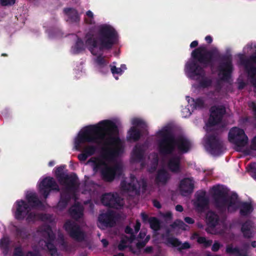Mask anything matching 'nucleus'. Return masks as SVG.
<instances>
[{
    "label": "nucleus",
    "mask_w": 256,
    "mask_h": 256,
    "mask_svg": "<svg viewBox=\"0 0 256 256\" xmlns=\"http://www.w3.org/2000/svg\"><path fill=\"white\" fill-rule=\"evenodd\" d=\"M194 182L190 178L182 179L180 182L179 190L182 196H188L193 192Z\"/></svg>",
    "instance_id": "nucleus-20"
},
{
    "label": "nucleus",
    "mask_w": 256,
    "mask_h": 256,
    "mask_svg": "<svg viewBox=\"0 0 256 256\" xmlns=\"http://www.w3.org/2000/svg\"><path fill=\"white\" fill-rule=\"evenodd\" d=\"M209 200L206 196V192H202L196 196L194 206L198 212H202L208 207Z\"/></svg>",
    "instance_id": "nucleus-21"
},
{
    "label": "nucleus",
    "mask_w": 256,
    "mask_h": 256,
    "mask_svg": "<svg viewBox=\"0 0 256 256\" xmlns=\"http://www.w3.org/2000/svg\"><path fill=\"white\" fill-rule=\"evenodd\" d=\"M176 210L179 212H182L184 210V208L182 206L178 204L176 206Z\"/></svg>",
    "instance_id": "nucleus-64"
},
{
    "label": "nucleus",
    "mask_w": 256,
    "mask_h": 256,
    "mask_svg": "<svg viewBox=\"0 0 256 256\" xmlns=\"http://www.w3.org/2000/svg\"><path fill=\"white\" fill-rule=\"evenodd\" d=\"M16 0H0V4L3 6H13Z\"/></svg>",
    "instance_id": "nucleus-44"
},
{
    "label": "nucleus",
    "mask_w": 256,
    "mask_h": 256,
    "mask_svg": "<svg viewBox=\"0 0 256 256\" xmlns=\"http://www.w3.org/2000/svg\"><path fill=\"white\" fill-rule=\"evenodd\" d=\"M220 217L216 212L210 210L206 214V222L209 228H214L219 224Z\"/></svg>",
    "instance_id": "nucleus-25"
},
{
    "label": "nucleus",
    "mask_w": 256,
    "mask_h": 256,
    "mask_svg": "<svg viewBox=\"0 0 256 256\" xmlns=\"http://www.w3.org/2000/svg\"><path fill=\"white\" fill-rule=\"evenodd\" d=\"M118 129L116 124L110 120H104L94 125L86 126L78 133L74 140V146L78 150L82 149V144L88 142L113 146L108 150L110 156H117L123 152L124 148L118 136Z\"/></svg>",
    "instance_id": "nucleus-2"
},
{
    "label": "nucleus",
    "mask_w": 256,
    "mask_h": 256,
    "mask_svg": "<svg viewBox=\"0 0 256 256\" xmlns=\"http://www.w3.org/2000/svg\"><path fill=\"white\" fill-rule=\"evenodd\" d=\"M158 134L160 137L158 142V148L161 155L172 154L176 147L180 152L186 154L192 148L191 142L186 137L180 136L176 138L170 127L163 128L158 132Z\"/></svg>",
    "instance_id": "nucleus-3"
},
{
    "label": "nucleus",
    "mask_w": 256,
    "mask_h": 256,
    "mask_svg": "<svg viewBox=\"0 0 256 256\" xmlns=\"http://www.w3.org/2000/svg\"><path fill=\"white\" fill-rule=\"evenodd\" d=\"M167 242L174 247H178L180 245V242L176 238H168L167 239Z\"/></svg>",
    "instance_id": "nucleus-42"
},
{
    "label": "nucleus",
    "mask_w": 256,
    "mask_h": 256,
    "mask_svg": "<svg viewBox=\"0 0 256 256\" xmlns=\"http://www.w3.org/2000/svg\"><path fill=\"white\" fill-rule=\"evenodd\" d=\"M141 136L140 131L136 128V126H132L128 132L127 140L128 141L132 140L134 142L138 141Z\"/></svg>",
    "instance_id": "nucleus-32"
},
{
    "label": "nucleus",
    "mask_w": 256,
    "mask_h": 256,
    "mask_svg": "<svg viewBox=\"0 0 256 256\" xmlns=\"http://www.w3.org/2000/svg\"><path fill=\"white\" fill-rule=\"evenodd\" d=\"M152 204L155 208H156L158 209H160L162 208V205H161L160 203L157 200H156V199L153 200H152Z\"/></svg>",
    "instance_id": "nucleus-56"
},
{
    "label": "nucleus",
    "mask_w": 256,
    "mask_h": 256,
    "mask_svg": "<svg viewBox=\"0 0 256 256\" xmlns=\"http://www.w3.org/2000/svg\"><path fill=\"white\" fill-rule=\"evenodd\" d=\"M110 67L112 73L114 75L115 74L122 75L123 74V70L122 69V68H117L116 66H111Z\"/></svg>",
    "instance_id": "nucleus-46"
},
{
    "label": "nucleus",
    "mask_w": 256,
    "mask_h": 256,
    "mask_svg": "<svg viewBox=\"0 0 256 256\" xmlns=\"http://www.w3.org/2000/svg\"><path fill=\"white\" fill-rule=\"evenodd\" d=\"M220 247V245L219 242H215L212 247V250L213 252H217L218 250Z\"/></svg>",
    "instance_id": "nucleus-52"
},
{
    "label": "nucleus",
    "mask_w": 256,
    "mask_h": 256,
    "mask_svg": "<svg viewBox=\"0 0 256 256\" xmlns=\"http://www.w3.org/2000/svg\"><path fill=\"white\" fill-rule=\"evenodd\" d=\"M198 44V40H194L190 44V48H196Z\"/></svg>",
    "instance_id": "nucleus-62"
},
{
    "label": "nucleus",
    "mask_w": 256,
    "mask_h": 256,
    "mask_svg": "<svg viewBox=\"0 0 256 256\" xmlns=\"http://www.w3.org/2000/svg\"><path fill=\"white\" fill-rule=\"evenodd\" d=\"M150 228L154 231H158L160 229V221L156 217H150L149 219Z\"/></svg>",
    "instance_id": "nucleus-39"
},
{
    "label": "nucleus",
    "mask_w": 256,
    "mask_h": 256,
    "mask_svg": "<svg viewBox=\"0 0 256 256\" xmlns=\"http://www.w3.org/2000/svg\"><path fill=\"white\" fill-rule=\"evenodd\" d=\"M64 166H61L56 168L55 172V176L61 185L70 182V180L72 182L77 181L78 178L76 174L72 173L70 174H65L64 172Z\"/></svg>",
    "instance_id": "nucleus-18"
},
{
    "label": "nucleus",
    "mask_w": 256,
    "mask_h": 256,
    "mask_svg": "<svg viewBox=\"0 0 256 256\" xmlns=\"http://www.w3.org/2000/svg\"><path fill=\"white\" fill-rule=\"evenodd\" d=\"M120 201L121 198L116 193H106L101 198L102 204L110 208H118L121 206Z\"/></svg>",
    "instance_id": "nucleus-16"
},
{
    "label": "nucleus",
    "mask_w": 256,
    "mask_h": 256,
    "mask_svg": "<svg viewBox=\"0 0 256 256\" xmlns=\"http://www.w3.org/2000/svg\"><path fill=\"white\" fill-rule=\"evenodd\" d=\"M142 218L144 222H146V221H148L149 222V219L148 216L144 212H142L141 214Z\"/></svg>",
    "instance_id": "nucleus-59"
},
{
    "label": "nucleus",
    "mask_w": 256,
    "mask_h": 256,
    "mask_svg": "<svg viewBox=\"0 0 256 256\" xmlns=\"http://www.w3.org/2000/svg\"><path fill=\"white\" fill-rule=\"evenodd\" d=\"M16 235L18 237L22 238H25L27 237V234L24 228H16Z\"/></svg>",
    "instance_id": "nucleus-41"
},
{
    "label": "nucleus",
    "mask_w": 256,
    "mask_h": 256,
    "mask_svg": "<svg viewBox=\"0 0 256 256\" xmlns=\"http://www.w3.org/2000/svg\"><path fill=\"white\" fill-rule=\"evenodd\" d=\"M206 144L208 150L212 155L218 156L222 154L223 143L218 130L212 131L207 135Z\"/></svg>",
    "instance_id": "nucleus-8"
},
{
    "label": "nucleus",
    "mask_w": 256,
    "mask_h": 256,
    "mask_svg": "<svg viewBox=\"0 0 256 256\" xmlns=\"http://www.w3.org/2000/svg\"><path fill=\"white\" fill-rule=\"evenodd\" d=\"M248 106L252 110L254 117L256 120V104L254 102H252L248 104Z\"/></svg>",
    "instance_id": "nucleus-48"
},
{
    "label": "nucleus",
    "mask_w": 256,
    "mask_h": 256,
    "mask_svg": "<svg viewBox=\"0 0 256 256\" xmlns=\"http://www.w3.org/2000/svg\"><path fill=\"white\" fill-rule=\"evenodd\" d=\"M16 209L14 212V218L18 220H24L31 210L30 205L24 200H18L15 202Z\"/></svg>",
    "instance_id": "nucleus-15"
},
{
    "label": "nucleus",
    "mask_w": 256,
    "mask_h": 256,
    "mask_svg": "<svg viewBox=\"0 0 256 256\" xmlns=\"http://www.w3.org/2000/svg\"><path fill=\"white\" fill-rule=\"evenodd\" d=\"M124 232L127 234H130L132 236H134V235L133 234V230L128 226H127L126 227Z\"/></svg>",
    "instance_id": "nucleus-55"
},
{
    "label": "nucleus",
    "mask_w": 256,
    "mask_h": 256,
    "mask_svg": "<svg viewBox=\"0 0 256 256\" xmlns=\"http://www.w3.org/2000/svg\"><path fill=\"white\" fill-rule=\"evenodd\" d=\"M190 245L189 242H184L183 244H182L180 242V245L178 246V250L179 251H181L182 250H186L190 248Z\"/></svg>",
    "instance_id": "nucleus-49"
},
{
    "label": "nucleus",
    "mask_w": 256,
    "mask_h": 256,
    "mask_svg": "<svg viewBox=\"0 0 256 256\" xmlns=\"http://www.w3.org/2000/svg\"><path fill=\"white\" fill-rule=\"evenodd\" d=\"M118 216L113 210H108L101 214L98 217V220L100 224L105 228H112L116 224Z\"/></svg>",
    "instance_id": "nucleus-17"
},
{
    "label": "nucleus",
    "mask_w": 256,
    "mask_h": 256,
    "mask_svg": "<svg viewBox=\"0 0 256 256\" xmlns=\"http://www.w3.org/2000/svg\"><path fill=\"white\" fill-rule=\"evenodd\" d=\"M122 171V168L120 164H116L114 166L106 164L102 168L100 176L104 182H112L116 176H121Z\"/></svg>",
    "instance_id": "nucleus-12"
},
{
    "label": "nucleus",
    "mask_w": 256,
    "mask_h": 256,
    "mask_svg": "<svg viewBox=\"0 0 256 256\" xmlns=\"http://www.w3.org/2000/svg\"><path fill=\"white\" fill-rule=\"evenodd\" d=\"M210 114L206 124L208 127H212L220 124L226 113V108L223 106H212L210 110Z\"/></svg>",
    "instance_id": "nucleus-14"
},
{
    "label": "nucleus",
    "mask_w": 256,
    "mask_h": 256,
    "mask_svg": "<svg viewBox=\"0 0 256 256\" xmlns=\"http://www.w3.org/2000/svg\"><path fill=\"white\" fill-rule=\"evenodd\" d=\"M1 244L6 249V250H8L10 243L8 240L6 238H2L1 240Z\"/></svg>",
    "instance_id": "nucleus-50"
},
{
    "label": "nucleus",
    "mask_w": 256,
    "mask_h": 256,
    "mask_svg": "<svg viewBox=\"0 0 256 256\" xmlns=\"http://www.w3.org/2000/svg\"><path fill=\"white\" fill-rule=\"evenodd\" d=\"M60 244L64 249H66L67 248V247H68V244L64 240V239L63 238V236H62L60 238Z\"/></svg>",
    "instance_id": "nucleus-53"
},
{
    "label": "nucleus",
    "mask_w": 256,
    "mask_h": 256,
    "mask_svg": "<svg viewBox=\"0 0 256 256\" xmlns=\"http://www.w3.org/2000/svg\"><path fill=\"white\" fill-rule=\"evenodd\" d=\"M181 157L178 154L172 155L168 162V167L172 172L178 174L181 170Z\"/></svg>",
    "instance_id": "nucleus-22"
},
{
    "label": "nucleus",
    "mask_w": 256,
    "mask_h": 256,
    "mask_svg": "<svg viewBox=\"0 0 256 256\" xmlns=\"http://www.w3.org/2000/svg\"><path fill=\"white\" fill-rule=\"evenodd\" d=\"M52 190L60 191V188L54 179L50 176L44 178L39 184V192L46 199Z\"/></svg>",
    "instance_id": "nucleus-13"
},
{
    "label": "nucleus",
    "mask_w": 256,
    "mask_h": 256,
    "mask_svg": "<svg viewBox=\"0 0 256 256\" xmlns=\"http://www.w3.org/2000/svg\"><path fill=\"white\" fill-rule=\"evenodd\" d=\"M132 124L134 126H142L143 127L145 126V122L142 120L138 118H136L132 120Z\"/></svg>",
    "instance_id": "nucleus-45"
},
{
    "label": "nucleus",
    "mask_w": 256,
    "mask_h": 256,
    "mask_svg": "<svg viewBox=\"0 0 256 256\" xmlns=\"http://www.w3.org/2000/svg\"><path fill=\"white\" fill-rule=\"evenodd\" d=\"M85 46L84 42L80 38H78L74 46L72 48V52L74 54H77L84 50Z\"/></svg>",
    "instance_id": "nucleus-36"
},
{
    "label": "nucleus",
    "mask_w": 256,
    "mask_h": 256,
    "mask_svg": "<svg viewBox=\"0 0 256 256\" xmlns=\"http://www.w3.org/2000/svg\"><path fill=\"white\" fill-rule=\"evenodd\" d=\"M86 15L89 18H84L85 22L88 24H92L93 23L94 14L90 10H88L86 12Z\"/></svg>",
    "instance_id": "nucleus-43"
},
{
    "label": "nucleus",
    "mask_w": 256,
    "mask_h": 256,
    "mask_svg": "<svg viewBox=\"0 0 256 256\" xmlns=\"http://www.w3.org/2000/svg\"><path fill=\"white\" fill-rule=\"evenodd\" d=\"M94 62L100 68L104 67L108 64V62L105 60L104 57L102 56V54L98 56L95 58Z\"/></svg>",
    "instance_id": "nucleus-40"
},
{
    "label": "nucleus",
    "mask_w": 256,
    "mask_h": 256,
    "mask_svg": "<svg viewBox=\"0 0 256 256\" xmlns=\"http://www.w3.org/2000/svg\"><path fill=\"white\" fill-rule=\"evenodd\" d=\"M188 102L190 104L192 110H202L204 107V100L202 98H194L190 96H186Z\"/></svg>",
    "instance_id": "nucleus-30"
},
{
    "label": "nucleus",
    "mask_w": 256,
    "mask_h": 256,
    "mask_svg": "<svg viewBox=\"0 0 256 256\" xmlns=\"http://www.w3.org/2000/svg\"><path fill=\"white\" fill-rule=\"evenodd\" d=\"M153 249L154 248L152 246H148L145 248L144 252L146 254H151L153 251Z\"/></svg>",
    "instance_id": "nucleus-60"
},
{
    "label": "nucleus",
    "mask_w": 256,
    "mask_h": 256,
    "mask_svg": "<svg viewBox=\"0 0 256 256\" xmlns=\"http://www.w3.org/2000/svg\"><path fill=\"white\" fill-rule=\"evenodd\" d=\"M140 223L138 221H136V224L134 226V230L136 232H138L140 228Z\"/></svg>",
    "instance_id": "nucleus-61"
},
{
    "label": "nucleus",
    "mask_w": 256,
    "mask_h": 256,
    "mask_svg": "<svg viewBox=\"0 0 256 256\" xmlns=\"http://www.w3.org/2000/svg\"><path fill=\"white\" fill-rule=\"evenodd\" d=\"M250 168L251 176L254 180H256V168L252 166H250Z\"/></svg>",
    "instance_id": "nucleus-57"
},
{
    "label": "nucleus",
    "mask_w": 256,
    "mask_h": 256,
    "mask_svg": "<svg viewBox=\"0 0 256 256\" xmlns=\"http://www.w3.org/2000/svg\"><path fill=\"white\" fill-rule=\"evenodd\" d=\"M88 162H92L93 170L94 172H96L98 170L100 171L103 166L106 165L103 160L100 159H94L92 158L89 160Z\"/></svg>",
    "instance_id": "nucleus-38"
},
{
    "label": "nucleus",
    "mask_w": 256,
    "mask_h": 256,
    "mask_svg": "<svg viewBox=\"0 0 256 256\" xmlns=\"http://www.w3.org/2000/svg\"><path fill=\"white\" fill-rule=\"evenodd\" d=\"M170 178L169 173L164 168L158 170L155 178V182L157 184L165 185Z\"/></svg>",
    "instance_id": "nucleus-27"
},
{
    "label": "nucleus",
    "mask_w": 256,
    "mask_h": 256,
    "mask_svg": "<svg viewBox=\"0 0 256 256\" xmlns=\"http://www.w3.org/2000/svg\"><path fill=\"white\" fill-rule=\"evenodd\" d=\"M120 186L122 191L139 196L141 190L142 192L146 191L147 182L144 178L138 180L134 176H131L130 182H127L126 180H122L121 182Z\"/></svg>",
    "instance_id": "nucleus-6"
},
{
    "label": "nucleus",
    "mask_w": 256,
    "mask_h": 256,
    "mask_svg": "<svg viewBox=\"0 0 256 256\" xmlns=\"http://www.w3.org/2000/svg\"><path fill=\"white\" fill-rule=\"evenodd\" d=\"M238 209L241 216L247 217L252 212L254 206L250 202L242 201L239 206Z\"/></svg>",
    "instance_id": "nucleus-28"
},
{
    "label": "nucleus",
    "mask_w": 256,
    "mask_h": 256,
    "mask_svg": "<svg viewBox=\"0 0 256 256\" xmlns=\"http://www.w3.org/2000/svg\"><path fill=\"white\" fill-rule=\"evenodd\" d=\"M212 196L214 200L216 208L222 212H225L226 209L228 212H234L236 211L240 205V201L238 195L233 192L228 198V193L218 185L214 186L212 188Z\"/></svg>",
    "instance_id": "nucleus-5"
},
{
    "label": "nucleus",
    "mask_w": 256,
    "mask_h": 256,
    "mask_svg": "<svg viewBox=\"0 0 256 256\" xmlns=\"http://www.w3.org/2000/svg\"><path fill=\"white\" fill-rule=\"evenodd\" d=\"M46 214H37L34 212L30 211L26 217V220L28 222H34L37 220H43L46 216Z\"/></svg>",
    "instance_id": "nucleus-34"
},
{
    "label": "nucleus",
    "mask_w": 256,
    "mask_h": 256,
    "mask_svg": "<svg viewBox=\"0 0 256 256\" xmlns=\"http://www.w3.org/2000/svg\"><path fill=\"white\" fill-rule=\"evenodd\" d=\"M254 223L250 220L244 222L241 227V232L245 238H250L254 236Z\"/></svg>",
    "instance_id": "nucleus-24"
},
{
    "label": "nucleus",
    "mask_w": 256,
    "mask_h": 256,
    "mask_svg": "<svg viewBox=\"0 0 256 256\" xmlns=\"http://www.w3.org/2000/svg\"><path fill=\"white\" fill-rule=\"evenodd\" d=\"M98 40H96L90 32H88L86 35V44L94 56H96L98 51L111 50L118 42V33L110 25L101 26L98 30Z\"/></svg>",
    "instance_id": "nucleus-4"
},
{
    "label": "nucleus",
    "mask_w": 256,
    "mask_h": 256,
    "mask_svg": "<svg viewBox=\"0 0 256 256\" xmlns=\"http://www.w3.org/2000/svg\"><path fill=\"white\" fill-rule=\"evenodd\" d=\"M226 252L230 254H236L238 256H248L246 252H244L238 247L234 248L232 244L226 247Z\"/></svg>",
    "instance_id": "nucleus-33"
},
{
    "label": "nucleus",
    "mask_w": 256,
    "mask_h": 256,
    "mask_svg": "<svg viewBox=\"0 0 256 256\" xmlns=\"http://www.w3.org/2000/svg\"><path fill=\"white\" fill-rule=\"evenodd\" d=\"M28 204L32 208H37L42 206V202L38 198L35 192H28L26 195Z\"/></svg>",
    "instance_id": "nucleus-29"
},
{
    "label": "nucleus",
    "mask_w": 256,
    "mask_h": 256,
    "mask_svg": "<svg viewBox=\"0 0 256 256\" xmlns=\"http://www.w3.org/2000/svg\"><path fill=\"white\" fill-rule=\"evenodd\" d=\"M146 245V244L143 240L140 241L136 244V247L138 249L140 250L144 248Z\"/></svg>",
    "instance_id": "nucleus-54"
},
{
    "label": "nucleus",
    "mask_w": 256,
    "mask_h": 256,
    "mask_svg": "<svg viewBox=\"0 0 256 256\" xmlns=\"http://www.w3.org/2000/svg\"><path fill=\"white\" fill-rule=\"evenodd\" d=\"M194 239H196L197 242L199 244H202L204 248L210 246L212 242V240H208L204 236H200L198 233H194L192 236Z\"/></svg>",
    "instance_id": "nucleus-37"
},
{
    "label": "nucleus",
    "mask_w": 256,
    "mask_h": 256,
    "mask_svg": "<svg viewBox=\"0 0 256 256\" xmlns=\"http://www.w3.org/2000/svg\"><path fill=\"white\" fill-rule=\"evenodd\" d=\"M241 63L244 66L251 84L256 86V52L250 55L248 58H245L242 55L240 58Z\"/></svg>",
    "instance_id": "nucleus-10"
},
{
    "label": "nucleus",
    "mask_w": 256,
    "mask_h": 256,
    "mask_svg": "<svg viewBox=\"0 0 256 256\" xmlns=\"http://www.w3.org/2000/svg\"><path fill=\"white\" fill-rule=\"evenodd\" d=\"M205 40L208 44H210L212 42V38L210 36H207L205 37Z\"/></svg>",
    "instance_id": "nucleus-63"
},
{
    "label": "nucleus",
    "mask_w": 256,
    "mask_h": 256,
    "mask_svg": "<svg viewBox=\"0 0 256 256\" xmlns=\"http://www.w3.org/2000/svg\"><path fill=\"white\" fill-rule=\"evenodd\" d=\"M14 256H24L22 247L20 246H17L14 248Z\"/></svg>",
    "instance_id": "nucleus-47"
},
{
    "label": "nucleus",
    "mask_w": 256,
    "mask_h": 256,
    "mask_svg": "<svg viewBox=\"0 0 256 256\" xmlns=\"http://www.w3.org/2000/svg\"><path fill=\"white\" fill-rule=\"evenodd\" d=\"M64 13L68 16V20L72 23H78L80 21V16L78 10L74 8H66L64 9Z\"/></svg>",
    "instance_id": "nucleus-26"
},
{
    "label": "nucleus",
    "mask_w": 256,
    "mask_h": 256,
    "mask_svg": "<svg viewBox=\"0 0 256 256\" xmlns=\"http://www.w3.org/2000/svg\"><path fill=\"white\" fill-rule=\"evenodd\" d=\"M44 232L47 234V238L44 240L45 246L46 247L51 256L57 254L58 250L54 242L56 240V235L52 230L50 226L44 230Z\"/></svg>",
    "instance_id": "nucleus-19"
},
{
    "label": "nucleus",
    "mask_w": 256,
    "mask_h": 256,
    "mask_svg": "<svg viewBox=\"0 0 256 256\" xmlns=\"http://www.w3.org/2000/svg\"><path fill=\"white\" fill-rule=\"evenodd\" d=\"M250 148L252 150H256V136L252 138Z\"/></svg>",
    "instance_id": "nucleus-51"
},
{
    "label": "nucleus",
    "mask_w": 256,
    "mask_h": 256,
    "mask_svg": "<svg viewBox=\"0 0 256 256\" xmlns=\"http://www.w3.org/2000/svg\"><path fill=\"white\" fill-rule=\"evenodd\" d=\"M144 152L140 147L136 146L133 150L132 158L134 162H140L144 159Z\"/></svg>",
    "instance_id": "nucleus-35"
},
{
    "label": "nucleus",
    "mask_w": 256,
    "mask_h": 256,
    "mask_svg": "<svg viewBox=\"0 0 256 256\" xmlns=\"http://www.w3.org/2000/svg\"><path fill=\"white\" fill-rule=\"evenodd\" d=\"M192 60L188 62L185 66V71L192 79L201 78L200 86L207 88L212 84V80L206 76L204 68H213L216 62H218L219 74H222L221 80L228 82L230 79L234 68L232 58L230 54H222L216 48L208 50L207 46L202 44L194 50L191 53Z\"/></svg>",
    "instance_id": "nucleus-1"
},
{
    "label": "nucleus",
    "mask_w": 256,
    "mask_h": 256,
    "mask_svg": "<svg viewBox=\"0 0 256 256\" xmlns=\"http://www.w3.org/2000/svg\"><path fill=\"white\" fill-rule=\"evenodd\" d=\"M228 140L236 147L237 151H240L248 142V137L244 130L238 127L230 129L228 134Z\"/></svg>",
    "instance_id": "nucleus-7"
},
{
    "label": "nucleus",
    "mask_w": 256,
    "mask_h": 256,
    "mask_svg": "<svg viewBox=\"0 0 256 256\" xmlns=\"http://www.w3.org/2000/svg\"><path fill=\"white\" fill-rule=\"evenodd\" d=\"M65 230L68 234L70 236L78 242H82L85 238L84 232L76 222L68 220L64 225Z\"/></svg>",
    "instance_id": "nucleus-11"
},
{
    "label": "nucleus",
    "mask_w": 256,
    "mask_h": 256,
    "mask_svg": "<svg viewBox=\"0 0 256 256\" xmlns=\"http://www.w3.org/2000/svg\"><path fill=\"white\" fill-rule=\"evenodd\" d=\"M69 212L71 217L76 220L83 216V208L80 205H74L69 209Z\"/></svg>",
    "instance_id": "nucleus-31"
},
{
    "label": "nucleus",
    "mask_w": 256,
    "mask_h": 256,
    "mask_svg": "<svg viewBox=\"0 0 256 256\" xmlns=\"http://www.w3.org/2000/svg\"><path fill=\"white\" fill-rule=\"evenodd\" d=\"M98 150L97 146L92 144H89L84 148L82 152L78 156V158L80 161H85L88 157L95 154Z\"/></svg>",
    "instance_id": "nucleus-23"
},
{
    "label": "nucleus",
    "mask_w": 256,
    "mask_h": 256,
    "mask_svg": "<svg viewBox=\"0 0 256 256\" xmlns=\"http://www.w3.org/2000/svg\"><path fill=\"white\" fill-rule=\"evenodd\" d=\"M184 220L188 224H193L194 222V220L193 218H192L186 216L184 218Z\"/></svg>",
    "instance_id": "nucleus-58"
},
{
    "label": "nucleus",
    "mask_w": 256,
    "mask_h": 256,
    "mask_svg": "<svg viewBox=\"0 0 256 256\" xmlns=\"http://www.w3.org/2000/svg\"><path fill=\"white\" fill-rule=\"evenodd\" d=\"M67 183V184H62L65 186L60 192V199L58 201L57 206L58 208L62 210L64 209L68 202L71 200L72 194L74 193L78 188L77 181Z\"/></svg>",
    "instance_id": "nucleus-9"
}]
</instances>
